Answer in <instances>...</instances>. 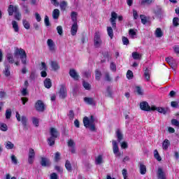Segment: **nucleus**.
<instances>
[{"label":"nucleus","mask_w":179,"mask_h":179,"mask_svg":"<svg viewBox=\"0 0 179 179\" xmlns=\"http://www.w3.org/2000/svg\"><path fill=\"white\" fill-rule=\"evenodd\" d=\"M19 56L23 65H27V55L22 48H15L14 52L15 59H19Z\"/></svg>","instance_id":"f257e3e1"},{"label":"nucleus","mask_w":179,"mask_h":179,"mask_svg":"<svg viewBox=\"0 0 179 179\" xmlns=\"http://www.w3.org/2000/svg\"><path fill=\"white\" fill-rule=\"evenodd\" d=\"M94 116L91 115L89 118L87 116H85L83 118V124L85 128H90V131H96V127L94 126Z\"/></svg>","instance_id":"f03ea898"},{"label":"nucleus","mask_w":179,"mask_h":179,"mask_svg":"<svg viewBox=\"0 0 179 179\" xmlns=\"http://www.w3.org/2000/svg\"><path fill=\"white\" fill-rule=\"evenodd\" d=\"M50 137L48 139V143L50 146H54L55 145V139L59 136V133L57 129L52 127L50 128Z\"/></svg>","instance_id":"7ed1b4c3"},{"label":"nucleus","mask_w":179,"mask_h":179,"mask_svg":"<svg viewBox=\"0 0 179 179\" xmlns=\"http://www.w3.org/2000/svg\"><path fill=\"white\" fill-rule=\"evenodd\" d=\"M9 16H12L13 13L15 14V19L16 20H20L22 19V15L19 13V8L17 6H13V5H10L8 9Z\"/></svg>","instance_id":"20e7f679"},{"label":"nucleus","mask_w":179,"mask_h":179,"mask_svg":"<svg viewBox=\"0 0 179 179\" xmlns=\"http://www.w3.org/2000/svg\"><path fill=\"white\" fill-rule=\"evenodd\" d=\"M103 41L101 40V33L100 31H96L94 36V45L96 48L101 46Z\"/></svg>","instance_id":"39448f33"},{"label":"nucleus","mask_w":179,"mask_h":179,"mask_svg":"<svg viewBox=\"0 0 179 179\" xmlns=\"http://www.w3.org/2000/svg\"><path fill=\"white\" fill-rule=\"evenodd\" d=\"M15 117L18 122H20L21 121L23 127H27V121H28L27 117L24 115L20 116V114L19 113V112H16Z\"/></svg>","instance_id":"423d86ee"},{"label":"nucleus","mask_w":179,"mask_h":179,"mask_svg":"<svg viewBox=\"0 0 179 179\" xmlns=\"http://www.w3.org/2000/svg\"><path fill=\"white\" fill-rule=\"evenodd\" d=\"M36 157V152H34V149L29 148L28 153V163L29 164H33L34 163V158Z\"/></svg>","instance_id":"0eeeda50"},{"label":"nucleus","mask_w":179,"mask_h":179,"mask_svg":"<svg viewBox=\"0 0 179 179\" xmlns=\"http://www.w3.org/2000/svg\"><path fill=\"white\" fill-rule=\"evenodd\" d=\"M113 145V150L114 155L116 156V157H120L121 156V152H120V148H118V143H117L116 141H112Z\"/></svg>","instance_id":"6e6552de"},{"label":"nucleus","mask_w":179,"mask_h":179,"mask_svg":"<svg viewBox=\"0 0 179 179\" xmlns=\"http://www.w3.org/2000/svg\"><path fill=\"white\" fill-rule=\"evenodd\" d=\"M47 45L50 52H55V50H56L55 43H54V41H52V39H48Z\"/></svg>","instance_id":"1a4fd4ad"},{"label":"nucleus","mask_w":179,"mask_h":179,"mask_svg":"<svg viewBox=\"0 0 179 179\" xmlns=\"http://www.w3.org/2000/svg\"><path fill=\"white\" fill-rule=\"evenodd\" d=\"M60 99H65L68 96V91L64 85H62L59 92Z\"/></svg>","instance_id":"9d476101"},{"label":"nucleus","mask_w":179,"mask_h":179,"mask_svg":"<svg viewBox=\"0 0 179 179\" xmlns=\"http://www.w3.org/2000/svg\"><path fill=\"white\" fill-rule=\"evenodd\" d=\"M140 108L143 111H152V107L146 101H143L140 103Z\"/></svg>","instance_id":"9b49d317"},{"label":"nucleus","mask_w":179,"mask_h":179,"mask_svg":"<svg viewBox=\"0 0 179 179\" xmlns=\"http://www.w3.org/2000/svg\"><path fill=\"white\" fill-rule=\"evenodd\" d=\"M151 110L152 111H158V113H160L161 114L167 113V109L162 107H156L155 106H152Z\"/></svg>","instance_id":"f8f14e48"},{"label":"nucleus","mask_w":179,"mask_h":179,"mask_svg":"<svg viewBox=\"0 0 179 179\" xmlns=\"http://www.w3.org/2000/svg\"><path fill=\"white\" fill-rule=\"evenodd\" d=\"M36 109L37 111L43 112L44 111V103L41 100L37 101L35 104Z\"/></svg>","instance_id":"ddd939ff"},{"label":"nucleus","mask_w":179,"mask_h":179,"mask_svg":"<svg viewBox=\"0 0 179 179\" xmlns=\"http://www.w3.org/2000/svg\"><path fill=\"white\" fill-rule=\"evenodd\" d=\"M117 13L112 12L111 13V17H110V22L112 23L113 27H117V23H115V20H117Z\"/></svg>","instance_id":"4468645a"},{"label":"nucleus","mask_w":179,"mask_h":179,"mask_svg":"<svg viewBox=\"0 0 179 179\" xmlns=\"http://www.w3.org/2000/svg\"><path fill=\"white\" fill-rule=\"evenodd\" d=\"M41 164L43 167H48L51 163L50 162V159H48L46 157H41Z\"/></svg>","instance_id":"2eb2a0df"},{"label":"nucleus","mask_w":179,"mask_h":179,"mask_svg":"<svg viewBox=\"0 0 179 179\" xmlns=\"http://www.w3.org/2000/svg\"><path fill=\"white\" fill-rule=\"evenodd\" d=\"M3 75L6 77L10 76V65L6 64L4 66V70L3 71Z\"/></svg>","instance_id":"dca6fc26"},{"label":"nucleus","mask_w":179,"mask_h":179,"mask_svg":"<svg viewBox=\"0 0 179 179\" xmlns=\"http://www.w3.org/2000/svg\"><path fill=\"white\" fill-rule=\"evenodd\" d=\"M71 36H76V33H78V23L74 22L71 29Z\"/></svg>","instance_id":"f3484780"},{"label":"nucleus","mask_w":179,"mask_h":179,"mask_svg":"<svg viewBox=\"0 0 179 179\" xmlns=\"http://www.w3.org/2000/svg\"><path fill=\"white\" fill-rule=\"evenodd\" d=\"M84 101H85L87 104H89L90 106H96V101L93 98L85 97Z\"/></svg>","instance_id":"a211bd4d"},{"label":"nucleus","mask_w":179,"mask_h":179,"mask_svg":"<svg viewBox=\"0 0 179 179\" xmlns=\"http://www.w3.org/2000/svg\"><path fill=\"white\" fill-rule=\"evenodd\" d=\"M116 136L117 138V141L118 142H121V141H122V139H124V135L122 134V131H121V130L120 129H117L116 130Z\"/></svg>","instance_id":"6ab92c4d"},{"label":"nucleus","mask_w":179,"mask_h":179,"mask_svg":"<svg viewBox=\"0 0 179 179\" xmlns=\"http://www.w3.org/2000/svg\"><path fill=\"white\" fill-rule=\"evenodd\" d=\"M51 68L53 71H58L60 68L59 64L57 62L52 61L50 62Z\"/></svg>","instance_id":"aec40b11"},{"label":"nucleus","mask_w":179,"mask_h":179,"mask_svg":"<svg viewBox=\"0 0 179 179\" xmlns=\"http://www.w3.org/2000/svg\"><path fill=\"white\" fill-rule=\"evenodd\" d=\"M139 169H140V174H141L142 176H145V174H146V166H145L143 163L140 162Z\"/></svg>","instance_id":"412c9836"},{"label":"nucleus","mask_w":179,"mask_h":179,"mask_svg":"<svg viewBox=\"0 0 179 179\" xmlns=\"http://www.w3.org/2000/svg\"><path fill=\"white\" fill-rule=\"evenodd\" d=\"M69 75L73 78V79H75L76 80H78V79H79V75H78V73H76V71L75 69H71L69 71Z\"/></svg>","instance_id":"4be33fe9"},{"label":"nucleus","mask_w":179,"mask_h":179,"mask_svg":"<svg viewBox=\"0 0 179 179\" xmlns=\"http://www.w3.org/2000/svg\"><path fill=\"white\" fill-rule=\"evenodd\" d=\"M43 83L46 89H51V87L52 86V83H51V79L50 78L45 79Z\"/></svg>","instance_id":"5701e85b"},{"label":"nucleus","mask_w":179,"mask_h":179,"mask_svg":"<svg viewBox=\"0 0 179 179\" xmlns=\"http://www.w3.org/2000/svg\"><path fill=\"white\" fill-rule=\"evenodd\" d=\"M157 176L159 179H166V176L164 175V172H163V169H162V168L158 169Z\"/></svg>","instance_id":"b1692460"},{"label":"nucleus","mask_w":179,"mask_h":179,"mask_svg":"<svg viewBox=\"0 0 179 179\" xmlns=\"http://www.w3.org/2000/svg\"><path fill=\"white\" fill-rule=\"evenodd\" d=\"M155 37H157V38H160L163 37V31H162V29L160 28H157V29L155 30Z\"/></svg>","instance_id":"393cba45"},{"label":"nucleus","mask_w":179,"mask_h":179,"mask_svg":"<svg viewBox=\"0 0 179 179\" xmlns=\"http://www.w3.org/2000/svg\"><path fill=\"white\" fill-rule=\"evenodd\" d=\"M169 146H170V141L165 139L162 143V149L164 150H167V149H169Z\"/></svg>","instance_id":"a878e982"},{"label":"nucleus","mask_w":179,"mask_h":179,"mask_svg":"<svg viewBox=\"0 0 179 179\" xmlns=\"http://www.w3.org/2000/svg\"><path fill=\"white\" fill-rule=\"evenodd\" d=\"M144 78L145 80L148 82L150 80V70L149 69H146L144 71Z\"/></svg>","instance_id":"bb28decb"},{"label":"nucleus","mask_w":179,"mask_h":179,"mask_svg":"<svg viewBox=\"0 0 179 179\" xmlns=\"http://www.w3.org/2000/svg\"><path fill=\"white\" fill-rule=\"evenodd\" d=\"M153 13L156 16H159V15H162V8L159 6H157L154 8Z\"/></svg>","instance_id":"cd10ccee"},{"label":"nucleus","mask_w":179,"mask_h":179,"mask_svg":"<svg viewBox=\"0 0 179 179\" xmlns=\"http://www.w3.org/2000/svg\"><path fill=\"white\" fill-rule=\"evenodd\" d=\"M52 17L55 20L58 19L59 17V9H55L52 12Z\"/></svg>","instance_id":"c85d7f7f"},{"label":"nucleus","mask_w":179,"mask_h":179,"mask_svg":"<svg viewBox=\"0 0 179 179\" xmlns=\"http://www.w3.org/2000/svg\"><path fill=\"white\" fill-rule=\"evenodd\" d=\"M5 146L6 149L10 150V149H13V148H15V144H13V143L10 142V141H7L5 143Z\"/></svg>","instance_id":"c756f323"},{"label":"nucleus","mask_w":179,"mask_h":179,"mask_svg":"<svg viewBox=\"0 0 179 179\" xmlns=\"http://www.w3.org/2000/svg\"><path fill=\"white\" fill-rule=\"evenodd\" d=\"M65 167L69 172L72 171V164H71V162H69V160L66 161Z\"/></svg>","instance_id":"7c9ffc66"},{"label":"nucleus","mask_w":179,"mask_h":179,"mask_svg":"<svg viewBox=\"0 0 179 179\" xmlns=\"http://www.w3.org/2000/svg\"><path fill=\"white\" fill-rule=\"evenodd\" d=\"M95 79L96 80H100L101 79V71L99 69L95 71Z\"/></svg>","instance_id":"2f4dec72"},{"label":"nucleus","mask_w":179,"mask_h":179,"mask_svg":"<svg viewBox=\"0 0 179 179\" xmlns=\"http://www.w3.org/2000/svg\"><path fill=\"white\" fill-rule=\"evenodd\" d=\"M22 24L27 30L30 29V23L27 20H22Z\"/></svg>","instance_id":"473e14b6"},{"label":"nucleus","mask_w":179,"mask_h":179,"mask_svg":"<svg viewBox=\"0 0 179 179\" xmlns=\"http://www.w3.org/2000/svg\"><path fill=\"white\" fill-rule=\"evenodd\" d=\"M13 28L14 29V31L15 33H17L19 31V25L17 24V22L16 21H12Z\"/></svg>","instance_id":"72a5a7b5"},{"label":"nucleus","mask_w":179,"mask_h":179,"mask_svg":"<svg viewBox=\"0 0 179 179\" xmlns=\"http://www.w3.org/2000/svg\"><path fill=\"white\" fill-rule=\"evenodd\" d=\"M107 31L109 37H110V38H113V37H114V32L113 31V28L111 27H108Z\"/></svg>","instance_id":"f704fd0d"},{"label":"nucleus","mask_w":179,"mask_h":179,"mask_svg":"<svg viewBox=\"0 0 179 179\" xmlns=\"http://www.w3.org/2000/svg\"><path fill=\"white\" fill-rule=\"evenodd\" d=\"M6 58L10 64H13L15 62V59H13V55H12V54L8 53Z\"/></svg>","instance_id":"c9c22d12"},{"label":"nucleus","mask_w":179,"mask_h":179,"mask_svg":"<svg viewBox=\"0 0 179 179\" xmlns=\"http://www.w3.org/2000/svg\"><path fill=\"white\" fill-rule=\"evenodd\" d=\"M131 55L134 59H141V58H142V55H141L136 52H134L131 54Z\"/></svg>","instance_id":"e433bc0d"},{"label":"nucleus","mask_w":179,"mask_h":179,"mask_svg":"<svg viewBox=\"0 0 179 179\" xmlns=\"http://www.w3.org/2000/svg\"><path fill=\"white\" fill-rule=\"evenodd\" d=\"M105 96H106V97H112L113 91H111V88L110 87L107 88L106 92H105Z\"/></svg>","instance_id":"4c0bfd02"},{"label":"nucleus","mask_w":179,"mask_h":179,"mask_svg":"<svg viewBox=\"0 0 179 179\" xmlns=\"http://www.w3.org/2000/svg\"><path fill=\"white\" fill-rule=\"evenodd\" d=\"M95 163H96V164H101V163H103V156L102 155H99L95 159Z\"/></svg>","instance_id":"58836bf2"},{"label":"nucleus","mask_w":179,"mask_h":179,"mask_svg":"<svg viewBox=\"0 0 179 179\" xmlns=\"http://www.w3.org/2000/svg\"><path fill=\"white\" fill-rule=\"evenodd\" d=\"M129 34L131 38H135V36H136V31L134 29H130L129 31Z\"/></svg>","instance_id":"ea45409f"},{"label":"nucleus","mask_w":179,"mask_h":179,"mask_svg":"<svg viewBox=\"0 0 179 179\" xmlns=\"http://www.w3.org/2000/svg\"><path fill=\"white\" fill-rule=\"evenodd\" d=\"M0 129L3 132H6L8 131V125L5 123H0Z\"/></svg>","instance_id":"a19ab883"},{"label":"nucleus","mask_w":179,"mask_h":179,"mask_svg":"<svg viewBox=\"0 0 179 179\" xmlns=\"http://www.w3.org/2000/svg\"><path fill=\"white\" fill-rule=\"evenodd\" d=\"M40 71H47L48 69L47 68V64L45 62H42L41 63V66L39 67Z\"/></svg>","instance_id":"79ce46f5"},{"label":"nucleus","mask_w":179,"mask_h":179,"mask_svg":"<svg viewBox=\"0 0 179 179\" xmlns=\"http://www.w3.org/2000/svg\"><path fill=\"white\" fill-rule=\"evenodd\" d=\"M78 13L76 12H72L71 13V19L74 23H76V21L78 20Z\"/></svg>","instance_id":"37998d69"},{"label":"nucleus","mask_w":179,"mask_h":179,"mask_svg":"<svg viewBox=\"0 0 179 179\" xmlns=\"http://www.w3.org/2000/svg\"><path fill=\"white\" fill-rule=\"evenodd\" d=\"M154 156L158 162H162V157H160L159 152H157V150L154 151Z\"/></svg>","instance_id":"c03bdc74"},{"label":"nucleus","mask_w":179,"mask_h":179,"mask_svg":"<svg viewBox=\"0 0 179 179\" xmlns=\"http://www.w3.org/2000/svg\"><path fill=\"white\" fill-rule=\"evenodd\" d=\"M136 92L140 96H143V90H142V88H141V87L136 86Z\"/></svg>","instance_id":"a18cd8bd"},{"label":"nucleus","mask_w":179,"mask_h":179,"mask_svg":"<svg viewBox=\"0 0 179 179\" xmlns=\"http://www.w3.org/2000/svg\"><path fill=\"white\" fill-rule=\"evenodd\" d=\"M12 117V110L10 109H7L6 110V120H9Z\"/></svg>","instance_id":"49530a36"},{"label":"nucleus","mask_w":179,"mask_h":179,"mask_svg":"<svg viewBox=\"0 0 179 179\" xmlns=\"http://www.w3.org/2000/svg\"><path fill=\"white\" fill-rule=\"evenodd\" d=\"M83 86L86 90H90V89H92V86L90 85V84L87 82H83Z\"/></svg>","instance_id":"de8ad7c7"},{"label":"nucleus","mask_w":179,"mask_h":179,"mask_svg":"<svg viewBox=\"0 0 179 179\" xmlns=\"http://www.w3.org/2000/svg\"><path fill=\"white\" fill-rule=\"evenodd\" d=\"M173 24L174 27H178V26H179V18L178 17L173 18Z\"/></svg>","instance_id":"09e8293b"},{"label":"nucleus","mask_w":179,"mask_h":179,"mask_svg":"<svg viewBox=\"0 0 179 179\" xmlns=\"http://www.w3.org/2000/svg\"><path fill=\"white\" fill-rule=\"evenodd\" d=\"M31 120H32V124L35 125V127H38V119L36 117H33Z\"/></svg>","instance_id":"8fccbe9b"},{"label":"nucleus","mask_w":179,"mask_h":179,"mask_svg":"<svg viewBox=\"0 0 179 179\" xmlns=\"http://www.w3.org/2000/svg\"><path fill=\"white\" fill-rule=\"evenodd\" d=\"M68 117L69 120H73V118H75V113H73V110H69Z\"/></svg>","instance_id":"3c124183"},{"label":"nucleus","mask_w":179,"mask_h":179,"mask_svg":"<svg viewBox=\"0 0 179 179\" xmlns=\"http://www.w3.org/2000/svg\"><path fill=\"white\" fill-rule=\"evenodd\" d=\"M110 71H113V72H115L117 71V66L114 62H111L110 65Z\"/></svg>","instance_id":"603ef678"},{"label":"nucleus","mask_w":179,"mask_h":179,"mask_svg":"<svg viewBox=\"0 0 179 179\" xmlns=\"http://www.w3.org/2000/svg\"><path fill=\"white\" fill-rule=\"evenodd\" d=\"M59 160H61V154L59 152H57L55 154V161L58 162Z\"/></svg>","instance_id":"864d4df0"},{"label":"nucleus","mask_w":179,"mask_h":179,"mask_svg":"<svg viewBox=\"0 0 179 179\" xmlns=\"http://www.w3.org/2000/svg\"><path fill=\"white\" fill-rule=\"evenodd\" d=\"M127 78L128 79H132L134 78V73H132V71L129 70L127 73Z\"/></svg>","instance_id":"5fc2aeb1"},{"label":"nucleus","mask_w":179,"mask_h":179,"mask_svg":"<svg viewBox=\"0 0 179 179\" xmlns=\"http://www.w3.org/2000/svg\"><path fill=\"white\" fill-rule=\"evenodd\" d=\"M152 0H141V5H150Z\"/></svg>","instance_id":"6e6d98bb"},{"label":"nucleus","mask_w":179,"mask_h":179,"mask_svg":"<svg viewBox=\"0 0 179 179\" xmlns=\"http://www.w3.org/2000/svg\"><path fill=\"white\" fill-rule=\"evenodd\" d=\"M75 141H73V140L72 139H70L69 141H68V146L69 148H75Z\"/></svg>","instance_id":"4d7b16f0"},{"label":"nucleus","mask_w":179,"mask_h":179,"mask_svg":"<svg viewBox=\"0 0 179 179\" xmlns=\"http://www.w3.org/2000/svg\"><path fill=\"white\" fill-rule=\"evenodd\" d=\"M66 1H62L61 3H60V8H61V10H65L66 9Z\"/></svg>","instance_id":"13d9d810"},{"label":"nucleus","mask_w":179,"mask_h":179,"mask_svg":"<svg viewBox=\"0 0 179 179\" xmlns=\"http://www.w3.org/2000/svg\"><path fill=\"white\" fill-rule=\"evenodd\" d=\"M122 43H123L124 45H128V44H129V40L128 39V38L123 36L122 37Z\"/></svg>","instance_id":"bf43d9fd"},{"label":"nucleus","mask_w":179,"mask_h":179,"mask_svg":"<svg viewBox=\"0 0 179 179\" xmlns=\"http://www.w3.org/2000/svg\"><path fill=\"white\" fill-rule=\"evenodd\" d=\"M141 20V22L143 23V24H145V23L148 22V20H146V16L141 15H140Z\"/></svg>","instance_id":"052dcab7"},{"label":"nucleus","mask_w":179,"mask_h":179,"mask_svg":"<svg viewBox=\"0 0 179 179\" xmlns=\"http://www.w3.org/2000/svg\"><path fill=\"white\" fill-rule=\"evenodd\" d=\"M11 162L13 164H17V158H16V156L11 155Z\"/></svg>","instance_id":"680f3d73"},{"label":"nucleus","mask_w":179,"mask_h":179,"mask_svg":"<svg viewBox=\"0 0 179 179\" xmlns=\"http://www.w3.org/2000/svg\"><path fill=\"white\" fill-rule=\"evenodd\" d=\"M57 30L58 34H59V36H62V34L64 33L62 27L61 26H58L57 27Z\"/></svg>","instance_id":"e2e57ef3"},{"label":"nucleus","mask_w":179,"mask_h":179,"mask_svg":"<svg viewBox=\"0 0 179 179\" xmlns=\"http://www.w3.org/2000/svg\"><path fill=\"white\" fill-rule=\"evenodd\" d=\"M44 22H45V26H47V27L50 26V18L47 15L45 16Z\"/></svg>","instance_id":"0e129e2a"},{"label":"nucleus","mask_w":179,"mask_h":179,"mask_svg":"<svg viewBox=\"0 0 179 179\" xmlns=\"http://www.w3.org/2000/svg\"><path fill=\"white\" fill-rule=\"evenodd\" d=\"M21 94L22 96H27V88H23L22 90H21Z\"/></svg>","instance_id":"69168bd1"},{"label":"nucleus","mask_w":179,"mask_h":179,"mask_svg":"<svg viewBox=\"0 0 179 179\" xmlns=\"http://www.w3.org/2000/svg\"><path fill=\"white\" fill-rule=\"evenodd\" d=\"M50 179H58V175H57L55 173H52L50 175Z\"/></svg>","instance_id":"338daca9"},{"label":"nucleus","mask_w":179,"mask_h":179,"mask_svg":"<svg viewBox=\"0 0 179 179\" xmlns=\"http://www.w3.org/2000/svg\"><path fill=\"white\" fill-rule=\"evenodd\" d=\"M173 50L176 54H179V45L174 46Z\"/></svg>","instance_id":"774afa93"}]
</instances>
